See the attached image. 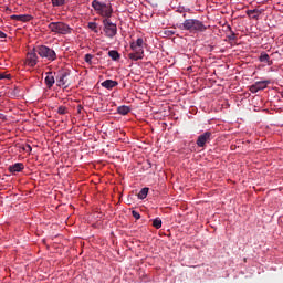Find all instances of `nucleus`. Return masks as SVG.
Masks as SVG:
<instances>
[{
  "instance_id": "obj_1",
  "label": "nucleus",
  "mask_w": 283,
  "mask_h": 283,
  "mask_svg": "<svg viewBox=\"0 0 283 283\" xmlns=\"http://www.w3.org/2000/svg\"><path fill=\"white\" fill-rule=\"evenodd\" d=\"M180 30H188L189 32H205L207 27L200 20L187 19L180 24Z\"/></svg>"
},
{
  "instance_id": "obj_2",
  "label": "nucleus",
  "mask_w": 283,
  "mask_h": 283,
  "mask_svg": "<svg viewBox=\"0 0 283 283\" xmlns=\"http://www.w3.org/2000/svg\"><path fill=\"white\" fill-rule=\"evenodd\" d=\"M48 29L54 34H72V28L65 22H51L48 24Z\"/></svg>"
},
{
  "instance_id": "obj_3",
  "label": "nucleus",
  "mask_w": 283,
  "mask_h": 283,
  "mask_svg": "<svg viewBox=\"0 0 283 283\" xmlns=\"http://www.w3.org/2000/svg\"><path fill=\"white\" fill-rule=\"evenodd\" d=\"M35 52L41 56V59H46V61H56V51L50 49L46 45H38Z\"/></svg>"
},
{
  "instance_id": "obj_4",
  "label": "nucleus",
  "mask_w": 283,
  "mask_h": 283,
  "mask_svg": "<svg viewBox=\"0 0 283 283\" xmlns=\"http://www.w3.org/2000/svg\"><path fill=\"white\" fill-rule=\"evenodd\" d=\"M103 25H104V32L107 39H114L116 34H118V27L116 25V23H113L112 20L104 19Z\"/></svg>"
},
{
  "instance_id": "obj_5",
  "label": "nucleus",
  "mask_w": 283,
  "mask_h": 283,
  "mask_svg": "<svg viewBox=\"0 0 283 283\" xmlns=\"http://www.w3.org/2000/svg\"><path fill=\"white\" fill-rule=\"evenodd\" d=\"M132 53L128 54L130 61H142L145 59V49L143 46H130Z\"/></svg>"
},
{
  "instance_id": "obj_6",
  "label": "nucleus",
  "mask_w": 283,
  "mask_h": 283,
  "mask_svg": "<svg viewBox=\"0 0 283 283\" xmlns=\"http://www.w3.org/2000/svg\"><path fill=\"white\" fill-rule=\"evenodd\" d=\"M271 84L270 80H265V81H259L255 82L254 84H252L250 86V92L252 94H258V92L262 91V90H266V87Z\"/></svg>"
},
{
  "instance_id": "obj_7",
  "label": "nucleus",
  "mask_w": 283,
  "mask_h": 283,
  "mask_svg": "<svg viewBox=\"0 0 283 283\" xmlns=\"http://www.w3.org/2000/svg\"><path fill=\"white\" fill-rule=\"evenodd\" d=\"M212 138H213V133L206 132V133L199 135V137L197 139V146L205 147V145H207V143H211Z\"/></svg>"
},
{
  "instance_id": "obj_8",
  "label": "nucleus",
  "mask_w": 283,
  "mask_h": 283,
  "mask_svg": "<svg viewBox=\"0 0 283 283\" xmlns=\"http://www.w3.org/2000/svg\"><path fill=\"white\" fill-rule=\"evenodd\" d=\"M36 54L35 49L27 54V65H29V67H34L36 65V61L39 59Z\"/></svg>"
},
{
  "instance_id": "obj_9",
  "label": "nucleus",
  "mask_w": 283,
  "mask_h": 283,
  "mask_svg": "<svg viewBox=\"0 0 283 283\" xmlns=\"http://www.w3.org/2000/svg\"><path fill=\"white\" fill-rule=\"evenodd\" d=\"M67 76H70V73L64 72L57 77V85L59 87H70V82H67Z\"/></svg>"
},
{
  "instance_id": "obj_10",
  "label": "nucleus",
  "mask_w": 283,
  "mask_h": 283,
  "mask_svg": "<svg viewBox=\"0 0 283 283\" xmlns=\"http://www.w3.org/2000/svg\"><path fill=\"white\" fill-rule=\"evenodd\" d=\"M113 13L114 9H112V3L104 4L102 11H99L101 17H105L106 19H109Z\"/></svg>"
},
{
  "instance_id": "obj_11",
  "label": "nucleus",
  "mask_w": 283,
  "mask_h": 283,
  "mask_svg": "<svg viewBox=\"0 0 283 283\" xmlns=\"http://www.w3.org/2000/svg\"><path fill=\"white\" fill-rule=\"evenodd\" d=\"M25 169V166L23 163H15L11 166H9L10 174H19L20 171H23Z\"/></svg>"
},
{
  "instance_id": "obj_12",
  "label": "nucleus",
  "mask_w": 283,
  "mask_h": 283,
  "mask_svg": "<svg viewBox=\"0 0 283 283\" xmlns=\"http://www.w3.org/2000/svg\"><path fill=\"white\" fill-rule=\"evenodd\" d=\"M116 86H118V82L113 80H105L102 83V87H105V90H114Z\"/></svg>"
},
{
  "instance_id": "obj_13",
  "label": "nucleus",
  "mask_w": 283,
  "mask_h": 283,
  "mask_svg": "<svg viewBox=\"0 0 283 283\" xmlns=\"http://www.w3.org/2000/svg\"><path fill=\"white\" fill-rule=\"evenodd\" d=\"M46 74L48 75L44 78V83L49 90H52V87L54 86V83H55L54 75H52V73H46Z\"/></svg>"
},
{
  "instance_id": "obj_14",
  "label": "nucleus",
  "mask_w": 283,
  "mask_h": 283,
  "mask_svg": "<svg viewBox=\"0 0 283 283\" xmlns=\"http://www.w3.org/2000/svg\"><path fill=\"white\" fill-rule=\"evenodd\" d=\"M105 3H102L101 1L98 0H93L92 1V8H94V10L101 14V11L103 10Z\"/></svg>"
},
{
  "instance_id": "obj_15",
  "label": "nucleus",
  "mask_w": 283,
  "mask_h": 283,
  "mask_svg": "<svg viewBox=\"0 0 283 283\" xmlns=\"http://www.w3.org/2000/svg\"><path fill=\"white\" fill-rule=\"evenodd\" d=\"M132 112V108L129 106H119L117 107V113L120 114V116H127Z\"/></svg>"
},
{
  "instance_id": "obj_16",
  "label": "nucleus",
  "mask_w": 283,
  "mask_h": 283,
  "mask_svg": "<svg viewBox=\"0 0 283 283\" xmlns=\"http://www.w3.org/2000/svg\"><path fill=\"white\" fill-rule=\"evenodd\" d=\"M108 56L112 59V61H120V53L116 50L108 51Z\"/></svg>"
},
{
  "instance_id": "obj_17",
  "label": "nucleus",
  "mask_w": 283,
  "mask_h": 283,
  "mask_svg": "<svg viewBox=\"0 0 283 283\" xmlns=\"http://www.w3.org/2000/svg\"><path fill=\"white\" fill-rule=\"evenodd\" d=\"M143 45H145L143 38H138L136 41L130 42V48H143Z\"/></svg>"
},
{
  "instance_id": "obj_18",
  "label": "nucleus",
  "mask_w": 283,
  "mask_h": 283,
  "mask_svg": "<svg viewBox=\"0 0 283 283\" xmlns=\"http://www.w3.org/2000/svg\"><path fill=\"white\" fill-rule=\"evenodd\" d=\"M147 193H149V188H143L138 193L139 200H145V198H147Z\"/></svg>"
},
{
  "instance_id": "obj_19",
  "label": "nucleus",
  "mask_w": 283,
  "mask_h": 283,
  "mask_svg": "<svg viewBox=\"0 0 283 283\" xmlns=\"http://www.w3.org/2000/svg\"><path fill=\"white\" fill-rule=\"evenodd\" d=\"M248 17H252V19H258V15L260 14V10H248L247 11Z\"/></svg>"
},
{
  "instance_id": "obj_20",
  "label": "nucleus",
  "mask_w": 283,
  "mask_h": 283,
  "mask_svg": "<svg viewBox=\"0 0 283 283\" xmlns=\"http://www.w3.org/2000/svg\"><path fill=\"white\" fill-rule=\"evenodd\" d=\"M51 2L54 8H60L61 6H65V0H51Z\"/></svg>"
},
{
  "instance_id": "obj_21",
  "label": "nucleus",
  "mask_w": 283,
  "mask_h": 283,
  "mask_svg": "<svg viewBox=\"0 0 283 283\" xmlns=\"http://www.w3.org/2000/svg\"><path fill=\"white\" fill-rule=\"evenodd\" d=\"M88 29L92 30L93 32L97 33L98 32V24L96 22H88L87 24Z\"/></svg>"
},
{
  "instance_id": "obj_22",
  "label": "nucleus",
  "mask_w": 283,
  "mask_h": 283,
  "mask_svg": "<svg viewBox=\"0 0 283 283\" xmlns=\"http://www.w3.org/2000/svg\"><path fill=\"white\" fill-rule=\"evenodd\" d=\"M153 227H155V229H160V227H163V220H160V218L154 219Z\"/></svg>"
},
{
  "instance_id": "obj_23",
  "label": "nucleus",
  "mask_w": 283,
  "mask_h": 283,
  "mask_svg": "<svg viewBox=\"0 0 283 283\" xmlns=\"http://www.w3.org/2000/svg\"><path fill=\"white\" fill-rule=\"evenodd\" d=\"M269 59H270L269 54L261 53L259 61H261V63H269Z\"/></svg>"
},
{
  "instance_id": "obj_24",
  "label": "nucleus",
  "mask_w": 283,
  "mask_h": 283,
  "mask_svg": "<svg viewBox=\"0 0 283 283\" xmlns=\"http://www.w3.org/2000/svg\"><path fill=\"white\" fill-rule=\"evenodd\" d=\"M32 19V15L29 14H20V20L19 21H30Z\"/></svg>"
},
{
  "instance_id": "obj_25",
  "label": "nucleus",
  "mask_w": 283,
  "mask_h": 283,
  "mask_svg": "<svg viewBox=\"0 0 283 283\" xmlns=\"http://www.w3.org/2000/svg\"><path fill=\"white\" fill-rule=\"evenodd\" d=\"M92 59H94V55L87 53L85 56H84V61L86 63H88L90 65H92Z\"/></svg>"
},
{
  "instance_id": "obj_26",
  "label": "nucleus",
  "mask_w": 283,
  "mask_h": 283,
  "mask_svg": "<svg viewBox=\"0 0 283 283\" xmlns=\"http://www.w3.org/2000/svg\"><path fill=\"white\" fill-rule=\"evenodd\" d=\"M57 114H61V115L67 114V107H65V106H60V107L57 108Z\"/></svg>"
},
{
  "instance_id": "obj_27",
  "label": "nucleus",
  "mask_w": 283,
  "mask_h": 283,
  "mask_svg": "<svg viewBox=\"0 0 283 283\" xmlns=\"http://www.w3.org/2000/svg\"><path fill=\"white\" fill-rule=\"evenodd\" d=\"M132 216H133V218H135V220H140V213L138 211L133 210Z\"/></svg>"
},
{
  "instance_id": "obj_28",
  "label": "nucleus",
  "mask_w": 283,
  "mask_h": 283,
  "mask_svg": "<svg viewBox=\"0 0 283 283\" xmlns=\"http://www.w3.org/2000/svg\"><path fill=\"white\" fill-rule=\"evenodd\" d=\"M3 78H8V80H10V78H12V75H10V74H4V73H0V81H3Z\"/></svg>"
},
{
  "instance_id": "obj_29",
  "label": "nucleus",
  "mask_w": 283,
  "mask_h": 283,
  "mask_svg": "<svg viewBox=\"0 0 283 283\" xmlns=\"http://www.w3.org/2000/svg\"><path fill=\"white\" fill-rule=\"evenodd\" d=\"M229 41H235L237 36L234 32H231L230 35H228Z\"/></svg>"
},
{
  "instance_id": "obj_30",
  "label": "nucleus",
  "mask_w": 283,
  "mask_h": 283,
  "mask_svg": "<svg viewBox=\"0 0 283 283\" xmlns=\"http://www.w3.org/2000/svg\"><path fill=\"white\" fill-rule=\"evenodd\" d=\"M11 19H12L13 21H20V15H11Z\"/></svg>"
},
{
  "instance_id": "obj_31",
  "label": "nucleus",
  "mask_w": 283,
  "mask_h": 283,
  "mask_svg": "<svg viewBox=\"0 0 283 283\" xmlns=\"http://www.w3.org/2000/svg\"><path fill=\"white\" fill-rule=\"evenodd\" d=\"M8 35L3 32V31H0V39H6Z\"/></svg>"
},
{
  "instance_id": "obj_32",
  "label": "nucleus",
  "mask_w": 283,
  "mask_h": 283,
  "mask_svg": "<svg viewBox=\"0 0 283 283\" xmlns=\"http://www.w3.org/2000/svg\"><path fill=\"white\" fill-rule=\"evenodd\" d=\"M0 118H2V120H6V115L0 114Z\"/></svg>"
},
{
  "instance_id": "obj_33",
  "label": "nucleus",
  "mask_w": 283,
  "mask_h": 283,
  "mask_svg": "<svg viewBox=\"0 0 283 283\" xmlns=\"http://www.w3.org/2000/svg\"><path fill=\"white\" fill-rule=\"evenodd\" d=\"M169 35L172 36V34H176L174 31H168Z\"/></svg>"
},
{
  "instance_id": "obj_34",
  "label": "nucleus",
  "mask_w": 283,
  "mask_h": 283,
  "mask_svg": "<svg viewBox=\"0 0 283 283\" xmlns=\"http://www.w3.org/2000/svg\"><path fill=\"white\" fill-rule=\"evenodd\" d=\"M106 1H108V3H112V1H115V0H106Z\"/></svg>"
},
{
  "instance_id": "obj_35",
  "label": "nucleus",
  "mask_w": 283,
  "mask_h": 283,
  "mask_svg": "<svg viewBox=\"0 0 283 283\" xmlns=\"http://www.w3.org/2000/svg\"><path fill=\"white\" fill-rule=\"evenodd\" d=\"M29 148H30V151H32V147H31V146H29Z\"/></svg>"
},
{
  "instance_id": "obj_36",
  "label": "nucleus",
  "mask_w": 283,
  "mask_h": 283,
  "mask_svg": "<svg viewBox=\"0 0 283 283\" xmlns=\"http://www.w3.org/2000/svg\"><path fill=\"white\" fill-rule=\"evenodd\" d=\"M281 96L283 97V91H282V93H281Z\"/></svg>"
}]
</instances>
